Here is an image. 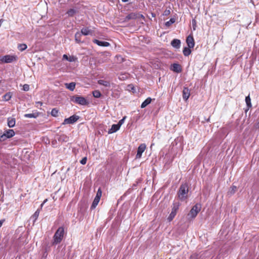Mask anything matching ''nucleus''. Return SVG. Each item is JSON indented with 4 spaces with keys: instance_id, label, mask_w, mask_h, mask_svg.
<instances>
[{
    "instance_id": "f8f14e48",
    "label": "nucleus",
    "mask_w": 259,
    "mask_h": 259,
    "mask_svg": "<svg viewBox=\"0 0 259 259\" xmlns=\"http://www.w3.org/2000/svg\"><path fill=\"white\" fill-rule=\"evenodd\" d=\"M93 41L94 43L101 47H109L110 45V43L107 41H102L96 39H94Z\"/></svg>"
},
{
    "instance_id": "37998d69",
    "label": "nucleus",
    "mask_w": 259,
    "mask_h": 259,
    "mask_svg": "<svg viewBox=\"0 0 259 259\" xmlns=\"http://www.w3.org/2000/svg\"><path fill=\"white\" fill-rule=\"evenodd\" d=\"M125 118V117H123L122 119H121V120H120L118 122V123H117L118 124V125L120 127L121 125L124 122V119Z\"/></svg>"
},
{
    "instance_id": "c9c22d12",
    "label": "nucleus",
    "mask_w": 259,
    "mask_h": 259,
    "mask_svg": "<svg viewBox=\"0 0 259 259\" xmlns=\"http://www.w3.org/2000/svg\"><path fill=\"white\" fill-rule=\"evenodd\" d=\"M39 210L37 209L32 215V217L34 219V220L35 221L38 218L39 214Z\"/></svg>"
},
{
    "instance_id": "f704fd0d",
    "label": "nucleus",
    "mask_w": 259,
    "mask_h": 259,
    "mask_svg": "<svg viewBox=\"0 0 259 259\" xmlns=\"http://www.w3.org/2000/svg\"><path fill=\"white\" fill-rule=\"evenodd\" d=\"M51 115L54 117L58 116V110L56 108L53 109L51 111Z\"/></svg>"
},
{
    "instance_id": "6ab92c4d",
    "label": "nucleus",
    "mask_w": 259,
    "mask_h": 259,
    "mask_svg": "<svg viewBox=\"0 0 259 259\" xmlns=\"http://www.w3.org/2000/svg\"><path fill=\"white\" fill-rule=\"evenodd\" d=\"M98 83L102 85L105 87H110V83L109 81L105 80L100 79L98 81Z\"/></svg>"
},
{
    "instance_id": "c756f323",
    "label": "nucleus",
    "mask_w": 259,
    "mask_h": 259,
    "mask_svg": "<svg viewBox=\"0 0 259 259\" xmlns=\"http://www.w3.org/2000/svg\"><path fill=\"white\" fill-rule=\"evenodd\" d=\"M27 46L25 44H19L18 46V49L20 51H23L27 49Z\"/></svg>"
},
{
    "instance_id": "f03ea898",
    "label": "nucleus",
    "mask_w": 259,
    "mask_h": 259,
    "mask_svg": "<svg viewBox=\"0 0 259 259\" xmlns=\"http://www.w3.org/2000/svg\"><path fill=\"white\" fill-rule=\"evenodd\" d=\"M189 189L188 186L187 184H182L180 186L178 195L181 200H184L187 197V194L188 193Z\"/></svg>"
},
{
    "instance_id": "20e7f679",
    "label": "nucleus",
    "mask_w": 259,
    "mask_h": 259,
    "mask_svg": "<svg viewBox=\"0 0 259 259\" xmlns=\"http://www.w3.org/2000/svg\"><path fill=\"white\" fill-rule=\"evenodd\" d=\"M201 210V205L199 204H196L194 205L189 213L188 214V219L192 220L194 219Z\"/></svg>"
},
{
    "instance_id": "423d86ee",
    "label": "nucleus",
    "mask_w": 259,
    "mask_h": 259,
    "mask_svg": "<svg viewBox=\"0 0 259 259\" xmlns=\"http://www.w3.org/2000/svg\"><path fill=\"white\" fill-rule=\"evenodd\" d=\"M17 59L18 58L16 56L7 55L3 57L1 60L4 63H9L16 61Z\"/></svg>"
},
{
    "instance_id": "4c0bfd02",
    "label": "nucleus",
    "mask_w": 259,
    "mask_h": 259,
    "mask_svg": "<svg viewBox=\"0 0 259 259\" xmlns=\"http://www.w3.org/2000/svg\"><path fill=\"white\" fill-rule=\"evenodd\" d=\"M77 60V58L74 56H70L68 57V61L71 62H75Z\"/></svg>"
},
{
    "instance_id": "864d4df0",
    "label": "nucleus",
    "mask_w": 259,
    "mask_h": 259,
    "mask_svg": "<svg viewBox=\"0 0 259 259\" xmlns=\"http://www.w3.org/2000/svg\"><path fill=\"white\" fill-rule=\"evenodd\" d=\"M1 83V80H0V83Z\"/></svg>"
},
{
    "instance_id": "8fccbe9b",
    "label": "nucleus",
    "mask_w": 259,
    "mask_h": 259,
    "mask_svg": "<svg viewBox=\"0 0 259 259\" xmlns=\"http://www.w3.org/2000/svg\"><path fill=\"white\" fill-rule=\"evenodd\" d=\"M123 75V74H121L120 75V76L119 77V79H121L122 78H124V76H122Z\"/></svg>"
},
{
    "instance_id": "a211bd4d",
    "label": "nucleus",
    "mask_w": 259,
    "mask_h": 259,
    "mask_svg": "<svg viewBox=\"0 0 259 259\" xmlns=\"http://www.w3.org/2000/svg\"><path fill=\"white\" fill-rule=\"evenodd\" d=\"M16 120L15 118L9 117L8 118V125L10 127H13L15 126Z\"/></svg>"
},
{
    "instance_id": "1a4fd4ad",
    "label": "nucleus",
    "mask_w": 259,
    "mask_h": 259,
    "mask_svg": "<svg viewBox=\"0 0 259 259\" xmlns=\"http://www.w3.org/2000/svg\"><path fill=\"white\" fill-rule=\"evenodd\" d=\"M186 43L189 48H193L195 46V41L192 35H189L186 38Z\"/></svg>"
},
{
    "instance_id": "cd10ccee",
    "label": "nucleus",
    "mask_w": 259,
    "mask_h": 259,
    "mask_svg": "<svg viewBox=\"0 0 259 259\" xmlns=\"http://www.w3.org/2000/svg\"><path fill=\"white\" fill-rule=\"evenodd\" d=\"M191 48L189 47H185L183 49V53L184 56H188L191 53V51L190 50Z\"/></svg>"
},
{
    "instance_id": "2f4dec72",
    "label": "nucleus",
    "mask_w": 259,
    "mask_h": 259,
    "mask_svg": "<svg viewBox=\"0 0 259 259\" xmlns=\"http://www.w3.org/2000/svg\"><path fill=\"white\" fill-rule=\"evenodd\" d=\"M93 95L95 98H100L101 96V94L99 90H95L93 92Z\"/></svg>"
},
{
    "instance_id": "c85d7f7f",
    "label": "nucleus",
    "mask_w": 259,
    "mask_h": 259,
    "mask_svg": "<svg viewBox=\"0 0 259 259\" xmlns=\"http://www.w3.org/2000/svg\"><path fill=\"white\" fill-rule=\"evenodd\" d=\"M176 21V20L175 18H170V20L165 23V25L167 27H169L170 26L171 24L174 23Z\"/></svg>"
},
{
    "instance_id": "4be33fe9",
    "label": "nucleus",
    "mask_w": 259,
    "mask_h": 259,
    "mask_svg": "<svg viewBox=\"0 0 259 259\" xmlns=\"http://www.w3.org/2000/svg\"><path fill=\"white\" fill-rule=\"evenodd\" d=\"M100 199L98 198V197H95V198H94V201L92 203V204L91 206V209H94L96 208V207L97 206V205L98 204L99 201H100Z\"/></svg>"
},
{
    "instance_id": "dca6fc26",
    "label": "nucleus",
    "mask_w": 259,
    "mask_h": 259,
    "mask_svg": "<svg viewBox=\"0 0 259 259\" xmlns=\"http://www.w3.org/2000/svg\"><path fill=\"white\" fill-rule=\"evenodd\" d=\"M6 138H10L15 135V132L13 130H8L4 133Z\"/></svg>"
},
{
    "instance_id": "72a5a7b5",
    "label": "nucleus",
    "mask_w": 259,
    "mask_h": 259,
    "mask_svg": "<svg viewBox=\"0 0 259 259\" xmlns=\"http://www.w3.org/2000/svg\"><path fill=\"white\" fill-rule=\"evenodd\" d=\"M180 204L179 203H175L173 204L171 210L177 212L179 208Z\"/></svg>"
},
{
    "instance_id": "6e6552de",
    "label": "nucleus",
    "mask_w": 259,
    "mask_h": 259,
    "mask_svg": "<svg viewBox=\"0 0 259 259\" xmlns=\"http://www.w3.org/2000/svg\"><path fill=\"white\" fill-rule=\"evenodd\" d=\"M146 149V145L145 144H141L138 147L137 153L136 155V158H140L142 156V153L145 151Z\"/></svg>"
},
{
    "instance_id": "a878e982",
    "label": "nucleus",
    "mask_w": 259,
    "mask_h": 259,
    "mask_svg": "<svg viewBox=\"0 0 259 259\" xmlns=\"http://www.w3.org/2000/svg\"><path fill=\"white\" fill-rule=\"evenodd\" d=\"M177 213V212L171 210V211L170 214L169 215V216L167 218V220L168 221V222H170L174 219V218L176 215Z\"/></svg>"
},
{
    "instance_id": "0eeeda50",
    "label": "nucleus",
    "mask_w": 259,
    "mask_h": 259,
    "mask_svg": "<svg viewBox=\"0 0 259 259\" xmlns=\"http://www.w3.org/2000/svg\"><path fill=\"white\" fill-rule=\"evenodd\" d=\"M140 18H142L144 19V16L142 14H140L136 13H131L129 14H128L126 16V17L125 18V20L128 21L130 20L136 19Z\"/></svg>"
},
{
    "instance_id": "7c9ffc66",
    "label": "nucleus",
    "mask_w": 259,
    "mask_h": 259,
    "mask_svg": "<svg viewBox=\"0 0 259 259\" xmlns=\"http://www.w3.org/2000/svg\"><path fill=\"white\" fill-rule=\"evenodd\" d=\"M245 102L248 108H250L251 107V99L249 96L246 97Z\"/></svg>"
},
{
    "instance_id": "ddd939ff",
    "label": "nucleus",
    "mask_w": 259,
    "mask_h": 259,
    "mask_svg": "<svg viewBox=\"0 0 259 259\" xmlns=\"http://www.w3.org/2000/svg\"><path fill=\"white\" fill-rule=\"evenodd\" d=\"M171 45L176 49H179L181 46V41L178 39H174L171 41Z\"/></svg>"
},
{
    "instance_id": "e433bc0d",
    "label": "nucleus",
    "mask_w": 259,
    "mask_h": 259,
    "mask_svg": "<svg viewBox=\"0 0 259 259\" xmlns=\"http://www.w3.org/2000/svg\"><path fill=\"white\" fill-rule=\"evenodd\" d=\"M102 192L101 189V188H99L97 191L96 197L100 199L102 196Z\"/></svg>"
},
{
    "instance_id": "aec40b11",
    "label": "nucleus",
    "mask_w": 259,
    "mask_h": 259,
    "mask_svg": "<svg viewBox=\"0 0 259 259\" xmlns=\"http://www.w3.org/2000/svg\"><path fill=\"white\" fill-rule=\"evenodd\" d=\"M65 87L66 88L71 91H73L74 89H75V82H70L69 83H65Z\"/></svg>"
},
{
    "instance_id": "39448f33",
    "label": "nucleus",
    "mask_w": 259,
    "mask_h": 259,
    "mask_svg": "<svg viewBox=\"0 0 259 259\" xmlns=\"http://www.w3.org/2000/svg\"><path fill=\"white\" fill-rule=\"evenodd\" d=\"M79 118V116L73 115L72 116H71L69 118H65L62 124H73L75 122H76L78 120Z\"/></svg>"
},
{
    "instance_id": "b1692460",
    "label": "nucleus",
    "mask_w": 259,
    "mask_h": 259,
    "mask_svg": "<svg viewBox=\"0 0 259 259\" xmlns=\"http://www.w3.org/2000/svg\"><path fill=\"white\" fill-rule=\"evenodd\" d=\"M81 34L79 32H77L75 33V40L76 41V42L77 43H81L82 42L81 40Z\"/></svg>"
},
{
    "instance_id": "09e8293b",
    "label": "nucleus",
    "mask_w": 259,
    "mask_h": 259,
    "mask_svg": "<svg viewBox=\"0 0 259 259\" xmlns=\"http://www.w3.org/2000/svg\"><path fill=\"white\" fill-rule=\"evenodd\" d=\"M47 201V199H45V200L44 201L43 203L41 204V207H42V206H43V205L44 204V203H45Z\"/></svg>"
},
{
    "instance_id": "412c9836",
    "label": "nucleus",
    "mask_w": 259,
    "mask_h": 259,
    "mask_svg": "<svg viewBox=\"0 0 259 259\" xmlns=\"http://www.w3.org/2000/svg\"><path fill=\"white\" fill-rule=\"evenodd\" d=\"M39 115V113L37 112H34V113H28V114H25L24 115V117H27V118H36Z\"/></svg>"
},
{
    "instance_id": "49530a36",
    "label": "nucleus",
    "mask_w": 259,
    "mask_h": 259,
    "mask_svg": "<svg viewBox=\"0 0 259 259\" xmlns=\"http://www.w3.org/2000/svg\"><path fill=\"white\" fill-rule=\"evenodd\" d=\"M68 57H68V56H67V55H66V54H64V55L63 56V58L64 59H65V60H68Z\"/></svg>"
},
{
    "instance_id": "5701e85b",
    "label": "nucleus",
    "mask_w": 259,
    "mask_h": 259,
    "mask_svg": "<svg viewBox=\"0 0 259 259\" xmlns=\"http://www.w3.org/2000/svg\"><path fill=\"white\" fill-rule=\"evenodd\" d=\"M152 99L149 97L147 98L141 104V107L142 108H144L146 107L148 105H149L151 102Z\"/></svg>"
},
{
    "instance_id": "a18cd8bd",
    "label": "nucleus",
    "mask_w": 259,
    "mask_h": 259,
    "mask_svg": "<svg viewBox=\"0 0 259 259\" xmlns=\"http://www.w3.org/2000/svg\"><path fill=\"white\" fill-rule=\"evenodd\" d=\"M35 104L36 107H38V105L41 106L42 105V103L41 102H36Z\"/></svg>"
},
{
    "instance_id": "2eb2a0df",
    "label": "nucleus",
    "mask_w": 259,
    "mask_h": 259,
    "mask_svg": "<svg viewBox=\"0 0 259 259\" xmlns=\"http://www.w3.org/2000/svg\"><path fill=\"white\" fill-rule=\"evenodd\" d=\"M80 33L84 35H88L89 34H92V31L88 27H84L81 29Z\"/></svg>"
},
{
    "instance_id": "603ef678",
    "label": "nucleus",
    "mask_w": 259,
    "mask_h": 259,
    "mask_svg": "<svg viewBox=\"0 0 259 259\" xmlns=\"http://www.w3.org/2000/svg\"><path fill=\"white\" fill-rule=\"evenodd\" d=\"M128 1H129V0H122V1L123 2H128Z\"/></svg>"
},
{
    "instance_id": "7ed1b4c3",
    "label": "nucleus",
    "mask_w": 259,
    "mask_h": 259,
    "mask_svg": "<svg viewBox=\"0 0 259 259\" xmlns=\"http://www.w3.org/2000/svg\"><path fill=\"white\" fill-rule=\"evenodd\" d=\"M70 100L72 102L80 105L84 106L89 104V102L85 98L78 95L72 96L70 98Z\"/></svg>"
},
{
    "instance_id": "79ce46f5",
    "label": "nucleus",
    "mask_w": 259,
    "mask_h": 259,
    "mask_svg": "<svg viewBox=\"0 0 259 259\" xmlns=\"http://www.w3.org/2000/svg\"><path fill=\"white\" fill-rule=\"evenodd\" d=\"M192 25L194 30H195L196 27V21L195 19L192 20Z\"/></svg>"
},
{
    "instance_id": "473e14b6",
    "label": "nucleus",
    "mask_w": 259,
    "mask_h": 259,
    "mask_svg": "<svg viewBox=\"0 0 259 259\" xmlns=\"http://www.w3.org/2000/svg\"><path fill=\"white\" fill-rule=\"evenodd\" d=\"M76 13V11L73 9H70L67 12V14L68 16L71 17L73 16Z\"/></svg>"
},
{
    "instance_id": "9d476101",
    "label": "nucleus",
    "mask_w": 259,
    "mask_h": 259,
    "mask_svg": "<svg viewBox=\"0 0 259 259\" xmlns=\"http://www.w3.org/2000/svg\"><path fill=\"white\" fill-rule=\"evenodd\" d=\"M170 69L175 72L180 73L182 71V66L178 63H174L171 65Z\"/></svg>"
},
{
    "instance_id": "f3484780",
    "label": "nucleus",
    "mask_w": 259,
    "mask_h": 259,
    "mask_svg": "<svg viewBox=\"0 0 259 259\" xmlns=\"http://www.w3.org/2000/svg\"><path fill=\"white\" fill-rule=\"evenodd\" d=\"M120 126L118 124H113L111 126V128L109 130L108 133L112 134L117 132L120 128Z\"/></svg>"
},
{
    "instance_id": "f257e3e1",
    "label": "nucleus",
    "mask_w": 259,
    "mask_h": 259,
    "mask_svg": "<svg viewBox=\"0 0 259 259\" xmlns=\"http://www.w3.org/2000/svg\"><path fill=\"white\" fill-rule=\"evenodd\" d=\"M64 229L63 227H59L55 232L53 236V244H58L60 243L64 237Z\"/></svg>"
},
{
    "instance_id": "de8ad7c7",
    "label": "nucleus",
    "mask_w": 259,
    "mask_h": 259,
    "mask_svg": "<svg viewBox=\"0 0 259 259\" xmlns=\"http://www.w3.org/2000/svg\"><path fill=\"white\" fill-rule=\"evenodd\" d=\"M5 221V220H4V219L0 220V228L2 227L3 224L4 223V222Z\"/></svg>"
},
{
    "instance_id": "3c124183",
    "label": "nucleus",
    "mask_w": 259,
    "mask_h": 259,
    "mask_svg": "<svg viewBox=\"0 0 259 259\" xmlns=\"http://www.w3.org/2000/svg\"><path fill=\"white\" fill-rule=\"evenodd\" d=\"M195 257L193 255H191L190 257V259H195Z\"/></svg>"
},
{
    "instance_id": "a19ab883",
    "label": "nucleus",
    "mask_w": 259,
    "mask_h": 259,
    "mask_svg": "<svg viewBox=\"0 0 259 259\" xmlns=\"http://www.w3.org/2000/svg\"><path fill=\"white\" fill-rule=\"evenodd\" d=\"M23 90L24 91H28L29 90V86L28 84H25L23 87Z\"/></svg>"
},
{
    "instance_id": "9b49d317",
    "label": "nucleus",
    "mask_w": 259,
    "mask_h": 259,
    "mask_svg": "<svg viewBox=\"0 0 259 259\" xmlns=\"http://www.w3.org/2000/svg\"><path fill=\"white\" fill-rule=\"evenodd\" d=\"M190 96V91L186 87H185L183 90V98L187 101Z\"/></svg>"
},
{
    "instance_id": "4468645a",
    "label": "nucleus",
    "mask_w": 259,
    "mask_h": 259,
    "mask_svg": "<svg viewBox=\"0 0 259 259\" xmlns=\"http://www.w3.org/2000/svg\"><path fill=\"white\" fill-rule=\"evenodd\" d=\"M237 190V187L234 185H232L229 188L228 192L227 195L231 196L233 195Z\"/></svg>"
},
{
    "instance_id": "393cba45",
    "label": "nucleus",
    "mask_w": 259,
    "mask_h": 259,
    "mask_svg": "<svg viewBox=\"0 0 259 259\" xmlns=\"http://www.w3.org/2000/svg\"><path fill=\"white\" fill-rule=\"evenodd\" d=\"M68 137L66 135H65L64 134H62L59 136V137L58 138V141L59 142H67L68 140Z\"/></svg>"
},
{
    "instance_id": "bb28decb",
    "label": "nucleus",
    "mask_w": 259,
    "mask_h": 259,
    "mask_svg": "<svg viewBox=\"0 0 259 259\" xmlns=\"http://www.w3.org/2000/svg\"><path fill=\"white\" fill-rule=\"evenodd\" d=\"M12 98V93L11 92H8L4 95L3 97V100L6 101H9Z\"/></svg>"
},
{
    "instance_id": "ea45409f",
    "label": "nucleus",
    "mask_w": 259,
    "mask_h": 259,
    "mask_svg": "<svg viewBox=\"0 0 259 259\" xmlns=\"http://www.w3.org/2000/svg\"><path fill=\"white\" fill-rule=\"evenodd\" d=\"M8 138H6L5 136V135L4 134L0 136V142H3L5 141Z\"/></svg>"
},
{
    "instance_id": "58836bf2",
    "label": "nucleus",
    "mask_w": 259,
    "mask_h": 259,
    "mask_svg": "<svg viewBox=\"0 0 259 259\" xmlns=\"http://www.w3.org/2000/svg\"><path fill=\"white\" fill-rule=\"evenodd\" d=\"M87 161V158L86 157H84L80 161V162L81 164L84 165L86 164Z\"/></svg>"
},
{
    "instance_id": "c03bdc74",
    "label": "nucleus",
    "mask_w": 259,
    "mask_h": 259,
    "mask_svg": "<svg viewBox=\"0 0 259 259\" xmlns=\"http://www.w3.org/2000/svg\"><path fill=\"white\" fill-rule=\"evenodd\" d=\"M255 127L257 129H259V117L258 118L257 121L255 124Z\"/></svg>"
}]
</instances>
